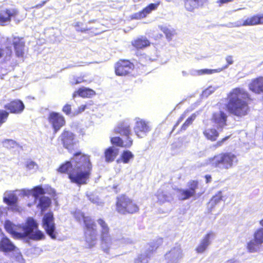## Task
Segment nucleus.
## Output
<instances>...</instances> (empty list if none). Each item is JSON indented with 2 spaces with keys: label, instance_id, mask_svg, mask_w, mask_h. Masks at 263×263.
<instances>
[{
  "label": "nucleus",
  "instance_id": "1",
  "mask_svg": "<svg viewBox=\"0 0 263 263\" xmlns=\"http://www.w3.org/2000/svg\"><path fill=\"white\" fill-rule=\"evenodd\" d=\"M92 165L89 157L81 153H76L70 161L62 164L58 169L61 173H68L69 178L78 184L86 183Z\"/></svg>",
  "mask_w": 263,
  "mask_h": 263
},
{
  "label": "nucleus",
  "instance_id": "2",
  "mask_svg": "<svg viewBox=\"0 0 263 263\" xmlns=\"http://www.w3.org/2000/svg\"><path fill=\"white\" fill-rule=\"evenodd\" d=\"M97 222L101 227V248L104 253L110 254L114 250L133 243L132 239L124 236L120 231H117L111 236L109 228L103 219H99Z\"/></svg>",
  "mask_w": 263,
  "mask_h": 263
},
{
  "label": "nucleus",
  "instance_id": "3",
  "mask_svg": "<svg viewBox=\"0 0 263 263\" xmlns=\"http://www.w3.org/2000/svg\"><path fill=\"white\" fill-rule=\"evenodd\" d=\"M248 98V94L243 89L236 88L232 89L228 96V110L238 117L246 115L249 111L247 102Z\"/></svg>",
  "mask_w": 263,
  "mask_h": 263
},
{
  "label": "nucleus",
  "instance_id": "4",
  "mask_svg": "<svg viewBox=\"0 0 263 263\" xmlns=\"http://www.w3.org/2000/svg\"><path fill=\"white\" fill-rule=\"evenodd\" d=\"M44 194V190L40 186L35 187L32 190H21L15 191H6L4 194L3 201L9 205L12 206L13 210H18L16 203L18 201V196L31 195L35 199L39 195Z\"/></svg>",
  "mask_w": 263,
  "mask_h": 263
},
{
  "label": "nucleus",
  "instance_id": "5",
  "mask_svg": "<svg viewBox=\"0 0 263 263\" xmlns=\"http://www.w3.org/2000/svg\"><path fill=\"white\" fill-rule=\"evenodd\" d=\"M237 156L231 152L222 153L209 158L208 164L220 170H229L238 163Z\"/></svg>",
  "mask_w": 263,
  "mask_h": 263
},
{
  "label": "nucleus",
  "instance_id": "6",
  "mask_svg": "<svg viewBox=\"0 0 263 263\" xmlns=\"http://www.w3.org/2000/svg\"><path fill=\"white\" fill-rule=\"evenodd\" d=\"M76 218L80 221L84 220L86 227L85 240L89 247H93L97 242L98 232L97 226L93 220L90 217H85L83 213L80 212L75 214Z\"/></svg>",
  "mask_w": 263,
  "mask_h": 263
},
{
  "label": "nucleus",
  "instance_id": "7",
  "mask_svg": "<svg viewBox=\"0 0 263 263\" xmlns=\"http://www.w3.org/2000/svg\"><path fill=\"white\" fill-rule=\"evenodd\" d=\"M117 211L121 214H133L138 211L139 208L132 199L125 195L117 198Z\"/></svg>",
  "mask_w": 263,
  "mask_h": 263
},
{
  "label": "nucleus",
  "instance_id": "8",
  "mask_svg": "<svg viewBox=\"0 0 263 263\" xmlns=\"http://www.w3.org/2000/svg\"><path fill=\"white\" fill-rule=\"evenodd\" d=\"M23 231V237L28 236L34 240H40L45 238L44 234L37 229V224L33 218L28 219Z\"/></svg>",
  "mask_w": 263,
  "mask_h": 263
},
{
  "label": "nucleus",
  "instance_id": "9",
  "mask_svg": "<svg viewBox=\"0 0 263 263\" xmlns=\"http://www.w3.org/2000/svg\"><path fill=\"white\" fill-rule=\"evenodd\" d=\"M183 253L180 245H176L165 255V263H180L183 258Z\"/></svg>",
  "mask_w": 263,
  "mask_h": 263
},
{
  "label": "nucleus",
  "instance_id": "10",
  "mask_svg": "<svg viewBox=\"0 0 263 263\" xmlns=\"http://www.w3.org/2000/svg\"><path fill=\"white\" fill-rule=\"evenodd\" d=\"M135 120L134 130L136 135L140 138L145 137L151 130L149 123L139 118H136Z\"/></svg>",
  "mask_w": 263,
  "mask_h": 263
},
{
  "label": "nucleus",
  "instance_id": "11",
  "mask_svg": "<svg viewBox=\"0 0 263 263\" xmlns=\"http://www.w3.org/2000/svg\"><path fill=\"white\" fill-rule=\"evenodd\" d=\"M43 227L46 231L47 234L52 238L55 239L57 232L53 220V216L52 213L46 214L43 219Z\"/></svg>",
  "mask_w": 263,
  "mask_h": 263
},
{
  "label": "nucleus",
  "instance_id": "12",
  "mask_svg": "<svg viewBox=\"0 0 263 263\" xmlns=\"http://www.w3.org/2000/svg\"><path fill=\"white\" fill-rule=\"evenodd\" d=\"M254 239L248 242L247 248L250 252H257L263 243V228H259L254 232Z\"/></svg>",
  "mask_w": 263,
  "mask_h": 263
},
{
  "label": "nucleus",
  "instance_id": "13",
  "mask_svg": "<svg viewBox=\"0 0 263 263\" xmlns=\"http://www.w3.org/2000/svg\"><path fill=\"white\" fill-rule=\"evenodd\" d=\"M18 14V11L15 8H9L3 10L0 12V25H6L10 23L11 18H13L15 21L17 23L19 21H17L16 17Z\"/></svg>",
  "mask_w": 263,
  "mask_h": 263
},
{
  "label": "nucleus",
  "instance_id": "14",
  "mask_svg": "<svg viewBox=\"0 0 263 263\" xmlns=\"http://www.w3.org/2000/svg\"><path fill=\"white\" fill-rule=\"evenodd\" d=\"M235 27L255 26L263 24V12L258 13L250 17H248L242 22H236Z\"/></svg>",
  "mask_w": 263,
  "mask_h": 263
},
{
  "label": "nucleus",
  "instance_id": "15",
  "mask_svg": "<svg viewBox=\"0 0 263 263\" xmlns=\"http://www.w3.org/2000/svg\"><path fill=\"white\" fill-rule=\"evenodd\" d=\"M198 183L196 181L192 180L187 183L189 187L185 190H179V198L182 200H185L194 196L196 193V190L198 188Z\"/></svg>",
  "mask_w": 263,
  "mask_h": 263
},
{
  "label": "nucleus",
  "instance_id": "16",
  "mask_svg": "<svg viewBox=\"0 0 263 263\" xmlns=\"http://www.w3.org/2000/svg\"><path fill=\"white\" fill-rule=\"evenodd\" d=\"M134 68V65L129 61L120 60L115 65V72L118 76H125L130 73Z\"/></svg>",
  "mask_w": 263,
  "mask_h": 263
},
{
  "label": "nucleus",
  "instance_id": "17",
  "mask_svg": "<svg viewBox=\"0 0 263 263\" xmlns=\"http://www.w3.org/2000/svg\"><path fill=\"white\" fill-rule=\"evenodd\" d=\"M48 121L52 125L55 133L57 132L65 123L64 117L60 114L54 112L50 114Z\"/></svg>",
  "mask_w": 263,
  "mask_h": 263
},
{
  "label": "nucleus",
  "instance_id": "18",
  "mask_svg": "<svg viewBox=\"0 0 263 263\" xmlns=\"http://www.w3.org/2000/svg\"><path fill=\"white\" fill-rule=\"evenodd\" d=\"M7 42L9 43H12L17 57H22L23 56L25 43L23 39L13 35L11 37L7 39Z\"/></svg>",
  "mask_w": 263,
  "mask_h": 263
},
{
  "label": "nucleus",
  "instance_id": "19",
  "mask_svg": "<svg viewBox=\"0 0 263 263\" xmlns=\"http://www.w3.org/2000/svg\"><path fill=\"white\" fill-rule=\"evenodd\" d=\"M227 114L221 110L213 114L212 120L219 131L222 130V128L227 125Z\"/></svg>",
  "mask_w": 263,
  "mask_h": 263
},
{
  "label": "nucleus",
  "instance_id": "20",
  "mask_svg": "<svg viewBox=\"0 0 263 263\" xmlns=\"http://www.w3.org/2000/svg\"><path fill=\"white\" fill-rule=\"evenodd\" d=\"M214 232L210 231L200 241L196 251L198 253H203L211 243V239L214 238Z\"/></svg>",
  "mask_w": 263,
  "mask_h": 263
},
{
  "label": "nucleus",
  "instance_id": "21",
  "mask_svg": "<svg viewBox=\"0 0 263 263\" xmlns=\"http://www.w3.org/2000/svg\"><path fill=\"white\" fill-rule=\"evenodd\" d=\"M114 132L121 136H125L126 139L132 134L130 123L126 121L119 123L114 128Z\"/></svg>",
  "mask_w": 263,
  "mask_h": 263
},
{
  "label": "nucleus",
  "instance_id": "22",
  "mask_svg": "<svg viewBox=\"0 0 263 263\" xmlns=\"http://www.w3.org/2000/svg\"><path fill=\"white\" fill-rule=\"evenodd\" d=\"M3 235L0 240V251L4 252H10L15 249L13 242L2 232Z\"/></svg>",
  "mask_w": 263,
  "mask_h": 263
},
{
  "label": "nucleus",
  "instance_id": "23",
  "mask_svg": "<svg viewBox=\"0 0 263 263\" xmlns=\"http://www.w3.org/2000/svg\"><path fill=\"white\" fill-rule=\"evenodd\" d=\"M4 226L6 231L12 235L13 237L16 238L23 237V232H19L18 227L13 224L11 221H6Z\"/></svg>",
  "mask_w": 263,
  "mask_h": 263
},
{
  "label": "nucleus",
  "instance_id": "24",
  "mask_svg": "<svg viewBox=\"0 0 263 263\" xmlns=\"http://www.w3.org/2000/svg\"><path fill=\"white\" fill-rule=\"evenodd\" d=\"M159 4H151L141 11L135 13L132 15V18L139 20L143 18L149 14L152 11L157 9Z\"/></svg>",
  "mask_w": 263,
  "mask_h": 263
},
{
  "label": "nucleus",
  "instance_id": "25",
  "mask_svg": "<svg viewBox=\"0 0 263 263\" xmlns=\"http://www.w3.org/2000/svg\"><path fill=\"white\" fill-rule=\"evenodd\" d=\"M25 107L23 103L18 100H14L5 105V108L12 113L20 114Z\"/></svg>",
  "mask_w": 263,
  "mask_h": 263
},
{
  "label": "nucleus",
  "instance_id": "26",
  "mask_svg": "<svg viewBox=\"0 0 263 263\" xmlns=\"http://www.w3.org/2000/svg\"><path fill=\"white\" fill-rule=\"evenodd\" d=\"M110 141L112 144L125 148L130 147L133 145V141L130 137H128L127 139L124 140L119 137H112Z\"/></svg>",
  "mask_w": 263,
  "mask_h": 263
},
{
  "label": "nucleus",
  "instance_id": "27",
  "mask_svg": "<svg viewBox=\"0 0 263 263\" xmlns=\"http://www.w3.org/2000/svg\"><path fill=\"white\" fill-rule=\"evenodd\" d=\"M62 141L64 146L68 149L71 150L73 148L74 142V135L72 133L69 132H65L62 134Z\"/></svg>",
  "mask_w": 263,
  "mask_h": 263
},
{
  "label": "nucleus",
  "instance_id": "28",
  "mask_svg": "<svg viewBox=\"0 0 263 263\" xmlns=\"http://www.w3.org/2000/svg\"><path fill=\"white\" fill-rule=\"evenodd\" d=\"M249 88L255 93H263V77H259L252 80L249 84Z\"/></svg>",
  "mask_w": 263,
  "mask_h": 263
},
{
  "label": "nucleus",
  "instance_id": "29",
  "mask_svg": "<svg viewBox=\"0 0 263 263\" xmlns=\"http://www.w3.org/2000/svg\"><path fill=\"white\" fill-rule=\"evenodd\" d=\"M44 193L45 192H44ZM45 194L42 195H40L37 198H39V203H37V207L41 210L42 213H43L50 205L51 200L50 199L47 197H45L43 196ZM37 199H35L34 198V200H36Z\"/></svg>",
  "mask_w": 263,
  "mask_h": 263
},
{
  "label": "nucleus",
  "instance_id": "30",
  "mask_svg": "<svg viewBox=\"0 0 263 263\" xmlns=\"http://www.w3.org/2000/svg\"><path fill=\"white\" fill-rule=\"evenodd\" d=\"M132 45L137 49H142L150 45L149 41L145 36H141L132 42Z\"/></svg>",
  "mask_w": 263,
  "mask_h": 263
},
{
  "label": "nucleus",
  "instance_id": "31",
  "mask_svg": "<svg viewBox=\"0 0 263 263\" xmlns=\"http://www.w3.org/2000/svg\"><path fill=\"white\" fill-rule=\"evenodd\" d=\"M204 136L210 140L215 141L219 136L218 132L214 128L206 127L203 132Z\"/></svg>",
  "mask_w": 263,
  "mask_h": 263
},
{
  "label": "nucleus",
  "instance_id": "32",
  "mask_svg": "<svg viewBox=\"0 0 263 263\" xmlns=\"http://www.w3.org/2000/svg\"><path fill=\"white\" fill-rule=\"evenodd\" d=\"M222 194L221 191H219L215 196H214L208 203L209 210L212 211V210L222 200Z\"/></svg>",
  "mask_w": 263,
  "mask_h": 263
},
{
  "label": "nucleus",
  "instance_id": "33",
  "mask_svg": "<svg viewBox=\"0 0 263 263\" xmlns=\"http://www.w3.org/2000/svg\"><path fill=\"white\" fill-rule=\"evenodd\" d=\"M118 154V149L115 147H110L106 150L105 153V160L107 162L114 160Z\"/></svg>",
  "mask_w": 263,
  "mask_h": 263
},
{
  "label": "nucleus",
  "instance_id": "34",
  "mask_svg": "<svg viewBox=\"0 0 263 263\" xmlns=\"http://www.w3.org/2000/svg\"><path fill=\"white\" fill-rule=\"evenodd\" d=\"M95 92L89 88H87L85 87L80 88L77 91H76L73 94V97L74 98L77 95H78L79 96L85 98H89L93 95H95Z\"/></svg>",
  "mask_w": 263,
  "mask_h": 263
},
{
  "label": "nucleus",
  "instance_id": "35",
  "mask_svg": "<svg viewBox=\"0 0 263 263\" xmlns=\"http://www.w3.org/2000/svg\"><path fill=\"white\" fill-rule=\"evenodd\" d=\"M156 196L158 201L160 203H163L166 201H171L173 200V196L171 194H167L164 193L162 190H159L157 191Z\"/></svg>",
  "mask_w": 263,
  "mask_h": 263
},
{
  "label": "nucleus",
  "instance_id": "36",
  "mask_svg": "<svg viewBox=\"0 0 263 263\" xmlns=\"http://www.w3.org/2000/svg\"><path fill=\"white\" fill-rule=\"evenodd\" d=\"M214 71H218V70H213V69H191L190 70V74L193 76H197L204 74H211L214 73Z\"/></svg>",
  "mask_w": 263,
  "mask_h": 263
},
{
  "label": "nucleus",
  "instance_id": "37",
  "mask_svg": "<svg viewBox=\"0 0 263 263\" xmlns=\"http://www.w3.org/2000/svg\"><path fill=\"white\" fill-rule=\"evenodd\" d=\"M159 28L165 34L166 37L168 40H171L172 37L175 34V30L165 26H159Z\"/></svg>",
  "mask_w": 263,
  "mask_h": 263
},
{
  "label": "nucleus",
  "instance_id": "38",
  "mask_svg": "<svg viewBox=\"0 0 263 263\" xmlns=\"http://www.w3.org/2000/svg\"><path fill=\"white\" fill-rule=\"evenodd\" d=\"M226 60L227 61V64L225 66H223L221 68H219L218 69H213V70H218V71H214V73H218L220 72L223 70L228 68L229 65H232L234 63L233 58L232 55H228L226 57Z\"/></svg>",
  "mask_w": 263,
  "mask_h": 263
},
{
  "label": "nucleus",
  "instance_id": "39",
  "mask_svg": "<svg viewBox=\"0 0 263 263\" xmlns=\"http://www.w3.org/2000/svg\"><path fill=\"white\" fill-rule=\"evenodd\" d=\"M197 4L196 0H185L184 5L187 11H192L197 8Z\"/></svg>",
  "mask_w": 263,
  "mask_h": 263
},
{
  "label": "nucleus",
  "instance_id": "40",
  "mask_svg": "<svg viewBox=\"0 0 263 263\" xmlns=\"http://www.w3.org/2000/svg\"><path fill=\"white\" fill-rule=\"evenodd\" d=\"M134 158V155L129 151H124L121 156V159L124 163H127L130 159Z\"/></svg>",
  "mask_w": 263,
  "mask_h": 263
},
{
  "label": "nucleus",
  "instance_id": "41",
  "mask_svg": "<svg viewBox=\"0 0 263 263\" xmlns=\"http://www.w3.org/2000/svg\"><path fill=\"white\" fill-rule=\"evenodd\" d=\"M25 166L27 170L31 171L33 172H36L38 168V165L34 162L32 160H28L26 162Z\"/></svg>",
  "mask_w": 263,
  "mask_h": 263
},
{
  "label": "nucleus",
  "instance_id": "42",
  "mask_svg": "<svg viewBox=\"0 0 263 263\" xmlns=\"http://www.w3.org/2000/svg\"><path fill=\"white\" fill-rule=\"evenodd\" d=\"M196 117V115L195 114L192 115V116L188 118L184 123L182 125L181 129L185 130L189 127V126L192 123L193 121L195 119Z\"/></svg>",
  "mask_w": 263,
  "mask_h": 263
},
{
  "label": "nucleus",
  "instance_id": "43",
  "mask_svg": "<svg viewBox=\"0 0 263 263\" xmlns=\"http://www.w3.org/2000/svg\"><path fill=\"white\" fill-rule=\"evenodd\" d=\"M162 242L163 240L161 238H157L155 242H151V248H148V251L151 252L156 249L162 243Z\"/></svg>",
  "mask_w": 263,
  "mask_h": 263
},
{
  "label": "nucleus",
  "instance_id": "44",
  "mask_svg": "<svg viewBox=\"0 0 263 263\" xmlns=\"http://www.w3.org/2000/svg\"><path fill=\"white\" fill-rule=\"evenodd\" d=\"M13 253V256L15 257V259L19 262H21L23 259V256L19 250L18 249H17L16 247H15V249L14 250L11 251Z\"/></svg>",
  "mask_w": 263,
  "mask_h": 263
},
{
  "label": "nucleus",
  "instance_id": "45",
  "mask_svg": "<svg viewBox=\"0 0 263 263\" xmlns=\"http://www.w3.org/2000/svg\"><path fill=\"white\" fill-rule=\"evenodd\" d=\"M148 257L147 254H141L134 261V263H147Z\"/></svg>",
  "mask_w": 263,
  "mask_h": 263
},
{
  "label": "nucleus",
  "instance_id": "46",
  "mask_svg": "<svg viewBox=\"0 0 263 263\" xmlns=\"http://www.w3.org/2000/svg\"><path fill=\"white\" fill-rule=\"evenodd\" d=\"M8 115L9 114L7 111L0 110V126L3 123L5 122Z\"/></svg>",
  "mask_w": 263,
  "mask_h": 263
},
{
  "label": "nucleus",
  "instance_id": "47",
  "mask_svg": "<svg viewBox=\"0 0 263 263\" xmlns=\"http://www.w3.org/2000/svg\"><path fill=\"white\" fill-rule=\"evenodd\" d=\"M217 87H212L210 86L205 90H204L202 92V96L205 97H208L209 95H210L212 93L215 91V90L217 88Z\"/></svg>",
  "mask_w": 263,
  "mask_h": 263
},
{
  "label": "nucleus",
  "instance_id": "48",
  "mask_svg": "<svg viewBox=\"0 0 263 263\" xmlns=\"http://www.w3.org/2000/svg\"><path fill=\"white\" fill-rule=\"evenodd\" d=\"M3 144L4 146L8 148L14 147L16 145L15 142L12 140H6Z\"/></svg>",
  "mask_w": 263,
  "mask_h": 263
},
{
  "label": "nucleus",
  "instance_id": "49",
  "mask_svg": "<svg viewBox=\"0 0 263 263\" xmlns=\"http://www.w3.org/2000/svg\"><path fill=\"white\" fill-rule=\"evenodd\" d=\"M83 25V23L81 22H76L74 23V27L76 28V30L78 31H81V32H84L87 30L85 28H83L81 27V26Z\"/></svg>",
  "mask_w": 263,
  "mask_h": 263
},
{
  "label": "nucleus",
  "instance_id": "50",
  "mask_svg": "<svg viewBox=\"0 0 263 263\" xmlns=\"http://www.w3.org/2000/svg\"><path fill=\"white\" fill-rule=\"evenodd\" d=\"M71 106L68 104H66L63 108V111L66 115H69L71 112Z\"/></svg>",
  "mask_w": 263,
  "mask_h": 263
},
{
  "label": "nucleus",
  "instance_id": "51",
  "mask_svg": "<svg viewBox=\"0 0 263 263\" xmlns=\"http://www.w3.org/2000/svg\"><path fill=\"white\" fill-rule=\"evenodd\" d=\"M86 108V105H82L80 107H79L77 110H76L73 114L74 115H78L79 114L81 113L82 112L84 111Z\"/></svg>",
  "mask_w": 263,
  "mask_h": 263
},
{
  "label": "nucleus",
  "instance_id": "52",
  "mask_svg": "<svg viewBox=\"0 0 263 263\" xmlns=\"http://www.w3.org/2000/svg\"><path fill=\"white\" fill-rule=\"evenodd\" d=\"M234 0H218L216 3L218 4L219 7H221L222 5L232 2Z\"/></svg>",
  "mask_w": 263,
  "mask_h": 263
},
{
  "label": "nucleus",
  "instance_id": "53",
  "mask_svg": "<svg viewBox=\"0 0 263 263\" xmlns=\"http://www.w3.org/2000/svg\"><path fill=\"white\" fill-rule=\"evenodd\" d=\"M185 117V114H182L180 117L179 118V119H178L177 122L176 123V124L174 125V129H175V128L176 127H177L179 124L180 122H181L182 121V120L184 119V118Z\"/></svg>",
  "mask_w": 263,
  "mask_h": 263
},
{
  "label": "nucleus",
  "instance_id": "54",
  "mask_svg": "<svg viewBox=\"0 0 263 263\" xmlns=\"http://www.w3.org/2000/svg\"><path fill=\"white\" fill-rule=\"evenodd\" d=\"M7 213V210L5 208L0 207V217L5 216Z\"/></svg>",
  "mask_w": 263,
  "mask_h": 263
},
{
  "label": "nucleus",
  "instance_id": "55",
  "mask_svg": "<svg viewBox=\"0 0 263 263\" xmlns=\"http://www.w3.org/2000/svg\"><path fill=\"white\" fill-rule=\"evenodd\" d=\"M196 3H197V7L203 6L205 3H206L207 0H196Z\"/></svg>",
  "mask_w": 263,
  "mask_h": 263
},
{
  "label": "nucleus",
  "instance_id": "56",
  "mask_svg": "<svg viewBox=\"0 0 263 263\" xmlns=\"http://www.w3.org/2000/svg\"><path fill=\"white\" fill-rule=\"evenodd\" d=\"M88 197L89 198V200L92 203H98V199L97 198L95 197L94 196H89Z\"/></svg>",
  "mask_w": 263,
  "mask_h": 263
},
{
  "label": "nucleus",
  "instance_id": "57",
  "mask_svg": "<svg viewBox=\"0 0 263 263\" xmlns=\"http://www.w3.org/2000/svg\"><path fill=\"white\" fill-rule=\"evenodd\" d=\"M86 81L83 78H78L76 80V81L74 82L75 84H79L83 82H86Z\"/></svg>",
  "mask_w": 263,
  "mask_h": 263
},
{
  "label": "nucleus",
  "instance_id": "58",
  "mask_svg": "<svg viewBox=\"0 0 263 263\" xmlns=\"http://www.w3.org/2000/svg\"><path fill=\"white\" fill-rule=\"evenodd\" d=\"M7 51L6 52V57L10 56L12 53V51L10 48L7 47L6 48Z\"/></svg>",
  "mask_w": 263,
  "mask_h": 263
},
{
  "label": "nucleus",
  "instance_id": "59",
  "mask_svg": "<svg viewBox=\"0 0 263 263\" xmlns=\"http://www.w3.org/2000/svg\"><path fill=\"white\" fill-rule=\"evenodd\" d=\"M47 1H43L41 4L36 5L34 7L36 8H40L42 7L47 2Z\"/></svg>",
  "mask_w": 263,
  "mask_h": 263
},
{
  "label": "nucleus",
  "instance_id": "60",
  "mask_svg": "<svg viewBox=\"0 0 263 263\" xmlns=\"http://www.w3.org/2000/svg\"><path fill=\"white\" fill-rule=\"evenodd\" d=\"M205 178L206 179V183H209V182H211V181L212 180V177L210 175H205Z\"/></svg>",
  "mask_w": 263,
  "mask_h": 263
},
{
  "label": "nucleus",
  "instance_id": "61",
  "mask_svg": "<svg viewBox=\"0 0 263 263\" xmlns=\"http://www.w3.org/2000/svg\"><path fill=\"white\" fill-rule=\"evenodd\" d=\"M5 53V50L3 49L0 48V59L4 55Z\"/></svg>",
  "mask_w": 263,
  "mask_h": 263
},
{
  "label": "nucleus",
  "instance_id": "62",
  "mask_svg": "<svg viewBox=\"0 0 263 263\" xmlns=\"http://www.w3.org/2000/svg\"><path fill=\"white\" fill-rule=\"evenodd\" d=\"M226 263H238V262L236 260L230 259L228 260Z\"/></svg>",
  "mask_w": 263,
  "mask_h": 263
},
{
  "label": "nucleus",
  "instance_id": "63",
  "mask_svg": "<svg viewBox=\"0 0 263 263\" xmlns=\"http://www.w3.org/2000/svg\"><path fill=\"white\" fill-rule=\"evenodd\" d=\"M182 74L183 76H184V77H186V76H188V73L186 71H184V70L182 71Z\"/></svg>",
  "mask_w": 263,
  "mask_h": 263
},
{
  "label": "nucleus",
  "instance_id": "64",
  "mask_svg": "<svg viewBox=\"0 0 263 263\" xmlns=\"http://www.w3.org/2000/svg\"><path fill=\"white\" fill-rule=\"evenodd\" d=\"M259 224L262 227V228H263V219L260 220Z\"/></svg>",
  "mask_w": 263,
  "mask_h": 263
}]
</instances>
